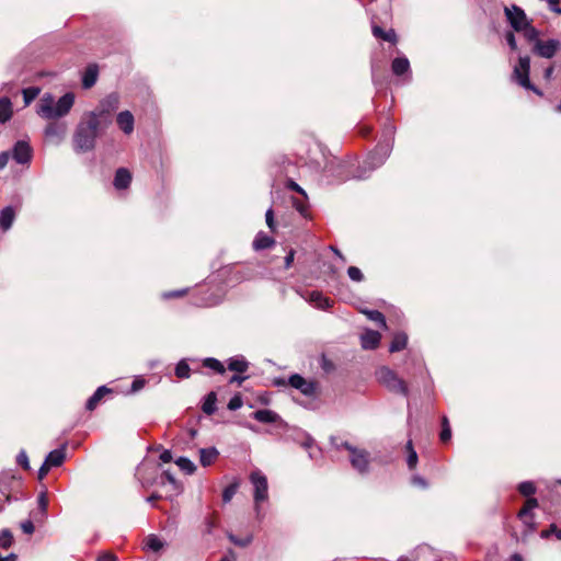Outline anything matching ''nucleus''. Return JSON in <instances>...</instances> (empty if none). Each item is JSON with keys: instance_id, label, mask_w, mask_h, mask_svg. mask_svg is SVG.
I'll use <instances>...</instances> for the list:
<instances>
[{"instance_id": "1", "label": "nucleus", "mask_w": 561, "mask_h": 561, "mask_svg": "<svg viewBox=\"0 0 561 561\" xmlns=\"http://www.w3.org/2000/svg\"><path fill=\"white\" fill-rule=\"evenodd\" d=\"M105 128L95 113H84L72 135L73 150L77 153L93 150L100 131Z\"/></svg>"}, {"instance_id": "2", "label": "nucleus", "mask_w": 561, "mask_h": 561, "mask_svg": "<svg viewBox=\"0 0 561 561\" xmlns=\"http://www.w3.org/2000/svg\"><path fill=\"white\" fill-rule=\"evenodd\" d=\"M387 131L389 134V138L377 145L375 150L365 159L357 172L353 175L354 179H367L374 170L381 167L389 158L393 147L394 127L389 126Z\"/></svg>"}, {"instance_id": "3", "label": "nucleus", "mask_w": 561, "mask_h": 561, "mask_svg": "<svg viewBox=\"0 0 561 561\" xmlns=\"http://www.w3.org/2000/svg\"><path fill=\"white\" fill-rule=\"evenodd\" d=\"M75 104V94L72 92L65 93L57 101L55 98L46 93L37 105V114L46 119H56L66 116Z\"/></svg>"}, {"instance_id": "4", "label": "nucleus", "mask_w": 561, "mask_h": 561, "mask_svg": "<svg viewBox=\"0 0 561 561\" xmlns=\"http://www.w3.org/2000/svg\"><path fill=\"white\" fill-rule=\"evenodd\" d=\"M504 13L511 27L523 33L526 39H536L539 36L538 31L530 24L525 11L513 4L511 7H504Z\"/></svg>"}, {"instance_id": "5", "label": "nucleus", "mask_w": 561, "mask_h": 561, "mask_svg": "<svg viewBox=\"0 0 561 561\" xmlns=\"http://www.w3.org/2000/svg\"><path fill=\"white\" fill-rule=\"evenodd\" d=\"M336 449H345L350 454L352 468L360 476L370 473V453L364 448L356 447L348 442H342L335 446Z\"/></svg>"}, {"instance_id": "6", "label": "nucleus", "mask_w": 561, "mask_h": 561, "mask_svg": "<svg viewBox=\"0 0 561 561\" xmlns=\"http://www.w3.org/2000/svg\"><path fill=\"white\" fill-rule=\"evenodd\" d=\"M249 480L253 486V502L256 518L263 517L261 504L268 500V482L266 476L259 469L253 470Z\"/></svg>"}, {"instance_id": "7", "label": "nucleus", "mask_w": 561, "mask_h": 561, "mask_svg": "<svg viewBox=\"0 0 561 561\" xmlns=\"http://www.w3.org/2000/svg\"><path fill=\"white\" fill-rule=\"evenodd\" d=\"M376 379L380 385L387 388L390 392L409 396V388L407 382L398 376L396 371L387 366H382L376 370Z\"/></svg>"}, {"instance_id": "8", "label": "nucleus", "mask_w": 561, "mask_h": 561, "mask_svg": "<svg viewBox=\"0 0 561 561\" xmlns=\"http://www.w3.org/2000/svg\"><path fill=\"white\" fill-rule=\"evenodd\" d=\"M530 72V58L528 56H520L518 64L515 65L513 70L514 80L523 88L534 91L538 95H542L541 91L531 84L529 80Z\"/></svg>"}, {"instance_id": "9", "label": "nucleus", "mask_w": 561, "mask_h": 561, "mask_svg": "<svg viewBox=\"0 0 561 561\" xmlns=\"http://www.w3.org/2000/svg\"><path fill=\"white\" fill-rule=\"evenodd\" d=\"M119 96L116 93H111L105 96L99 104V106L90 113H95L98 118L101 119L103 127H108L112 123L111 115L118 108Z\"/></svg>"}, {"instance_id": "10", "label": "nucleus", "mask_w": 561, "mask_h": 561, "mask_svg": "<svg viewBox=\"0 0 561 561\" xmlns=\"http://www.w3.org/2000/svg\"><path fill=\"white\" fill-rule=\"evenodd\" d=\"M527 41L534 43L533 53L542 58H552L561 47V42L554 38L542 42L536 36V39Z\"/></svg>"}, {"instance_id": "11", "label": "nucleus", "mask_w": 561, "mask_h": 561, "mask_svg": "<svg viewBox=\"0 0 561 561\" xmlns=\"http://www.w3.org/2000/svg\"><path fill=\"white\" fill-rule=\"evenodd\" d=\"M288 385L299 390L304 396L312 397L317 392V382L308 380L299 374H293L288 378Z\"/></svg>"}, {"instance_id": "12", "label": "nucleus", "mask_w": 561, "mask_h": 561, "mask_svg": "<svg viewBox=\"0 0 561 561\" xmlns=\"http://www.w3.org/2000/svg\"><path fill=\"white\" fill-rule=\"evenodd\" d=\"M33 150L30 144L25 140H19L15 142L12 149V159L19 164H26L31 161Z\"/></svg>"}, {"instance_id": "13", "label": "nucleus", "mask_w": 561, "mask_h": 561, "mask_svg": "<svg viewBox=\"0 0 561 561\" xmlns=\"http://www.w3.org/2000/svg\"><path fill=\"white\" fill-rule=\"evenodd\" d=\"M116 123L124 134L129 135L134 131L135 119L129 111H122L117 114Z\"/></svg>"}, {"instance_id": "14", "label": "nucleus", "mask_w": 561, "mask_h": 561, "mask_svg": "<svg viewBox=\"0 0 561 561\" xmlns=\"http://www.w3.org/2000/svg\"><path fill=\"white\" fill-rule=\"evenodd\" d=\"M381 335L377 331L367 330L360 336L362 347L365 350H374L378 346Z\"/></svg>"}, {"instance_id": "15", "label": "nucleus", "mask_w": 561, "mask_h": 561, "mask_svg": "<svg viewBox=\"0 0 561 561\" xmlns=\"http://www.w3.org/2000/svg\"><path fill=\"white\" fill-rule=\"evenodd\" d=\"M131 182V173L125 169L119 168L114 176V186L116 190H125L130 185Z\"/></svg>"}, {"instance_id": "16", "label": "nucleus", "mask_w": 561, "mask_h": 561, "mask_svg": "<svg viewBox=\"0 0 561 561\" xmlns=\"http://www.w3.org/2000/svg\"><path fill=\"white\" fill-rule=\"evenodd\" d=\"M66 458V445H62L60 448L51 450L45 458V462L50 466V468L59 467L62 465Z\"/></svg>"}, {"instance_id": "17", "label": "nucleus", "mask_w": 561, "mask_h": 561, "mask_svg": "<svg viewBox=\"0 0 561 561\" xmlns=\"http://www.w3.org/2000/svg\"><path fill=\"white\" fill-rule=\"evenodd\" d=\"M112 390L106 386H100L94 393L88 399L85 408L89 411H93L105 394L111 393Z\"/></svg>"}, {"instance_id": "18", "label": "nucleus", "mask_w": 561, "mask_h": 561, "mask_svg": "<svg viewBox=\"0 0 561 561\" xmlns=\"http://www.w3.org/2000/svg\"><path fill=\"white\" fill-rule=\"evenodd\" d=\"M252 417L261 423L271 424L280 420L279 415L268 409L257 410L252 414Z\"/></svg>"}, {"instance_id": "19", "label": "nucleus", "mask_w": 561, "mask_h": 561, "mask_svg": "<svg viewBox=\"0 0 561 561\" xmlns=\"http://www.w3.org/2000/svg\"><path fill=\"white\" fill-rule=\"evenodd\" d=\"M99 76V69L96 65H89L82 76V87L84 89L92 88Z\"/></svg>"}, {"instance_id": "20", "label": "nucleus", "mask_w": 561, "mask_h": 561, "mask_svg": "<svg viewBox=\"0 0 561 561\" xmlns=\"http://www.w3.org/2000/svg\"><path fill=\"white\" fill-rule=\"evenodd\" d=\"M219 456V451L216 447L201 448L199 449V461L203 467L210 466Z\"/></svg>"}, {"instance_id": "21", "label": "nucleus", "mask_w": 561, "mask_h": 561, "mask_svg": "<svg viewBox=\"0 0 561 561\" xmlns=\"http://www.w3.org/2000/svg\"><path fill=\"white\" fill-rule=\"evenodd\" d=\"M13 115V105L9 98H0V123L5 124Z\"/></svg>"}, {"instance_id": "22", "label": "nucleus", "mask_w": 561, "mask_h": 561, "mask_svg": "<svg viewBox=\"0 0 561 561\" xmlns=\"http://www.w3.org/2000/svg\"><path fill=\"white\" fill-rule=\"evenodd\" d=\"M392 72L396 76H402L410 71V61L407 57H397L391 64Z\"/></svg>"}, {"instance_id": "23", "label": "nucleus", "mask_w": 561, "mask_h": 561, "mask_svg": "<svg viewBox=\"0 0 561 561\" xmlns=\"http://www.w3.org/2000/svg\"><path fill=\"white\" fill-rule=\"evenodd\" d=\"M15 213L11 206H8L1 210L0 214V226L3 230H9L14 221Z\"/></svg>"}, {"instance_id": "24", "label": "nucleus", "mask_w": 561, "mask_h": 561, "mask_svg": "<svg viewBox=\"0 0 561 561\" xmlns=\"http://www.w3.org/2000/svg\"><path fill=\"white\" fill-rule=\"evenodd\" d=\"M408 344V335L404 332H398L393 335L390 343L389 351L391 353L399 352L405 348Z\"/></svg>"}, {"instance_id": "25", "label": "nucleus", "mask_w": 561, "mask_h": 561, "mask_svg": "<svg viewBox=\"0 0 561 561\" xmlns=\"http://www.w3.org/2000/svg\"><path fill=\"white\" fill-rule=\"evenodd\" d=\"M249 368V363L243 356H234L228 360V369L236 373H244Z\"/></svg>"}, {"instance_id": "26", "label": "nucleus", "mask_w": 561, "mask_h": 561, "mask_svg": "<svg viewBox=\"0 0 561 561\" xmlns=\"http://www.w3.org/2000/svg\"><path fill=\"white\" fill-rule=\"evenodd\" d=\"M275 243L274 239L270 236L259 232L253 241V248L256 251L271 248Z\"/></svg>"}, {"instance_id": "27", "label": "nucleus", "mask_w": 561, "mask_h": 561, "mask_svg": "<svg viewBox=\"0 0 561 561\" xmlns=\"http://www.w3.org/2000/svg\"><path fill=\"white\" fill-rule=\"evenodd\" d=\"M66 128L62 125L50 123L45 128V136L47 138H56L58 141H60L65 135Z\"/></svg>"}, {"instance_id": "28", "label": "nucleus", "mask_w": 561, "mask_h": 561, "mask_svg": "<svg viewBox=\"0 0 561 561\" xmlns=\"http://www.w3.org/2000/svg\"><path fill=\"white\" fill-rule=\"evenodd\" d=\"M373 34L375 37L381 38V39L390 42V43L397 42V34H396L394 30H392V28H390L389 31H385L380 26L374 25Z\"/></svg>"}, {"instance_id": "29", "label": "nucleus", "mask_w": 561, "mask_h": 561, "mask_svg": "<svg viewBox=\"0 0 561 561\" xmlns=\"http://www.w3.org/2000/svg\"><path fill=\"white\" fill-rule=\"evenodd\" d=\"M309 300L320 309H328L331 306L329 298L317 290H313L309 294Z\"/></svg>"}, {"instance_id": "30", "label": "nucleus", "mask_w": 561, "mask_h": 561, "mask_svg": "<svg viewBox=\"0 0 561 561\" xmlns=\"http://www.w3.org/2000/svg\"><path fill=\"white\" fill-rule=\"evenodd\" d=\"M217 397L215 392H209L203 402V412L207 415H211L216 411Z\"/></svg>"}, {"instance_id": "31", "label": "nucleus", "mask_w": 561, "mask_h": 561, "mask_svg": "<svg viewBox=\"0 0 561 561\" xmlns=\"http://www.w3.org/2000/svg\"><path fill=\"white\" fill-rule=\"evenodd\" d=\"M369 320L378 323L381 328L386 329L387 328V323H386V318L385 316L378 311V310H368V309H365L362 311Z\"/></svg>"}, {"instance_id": "32", "label": "nucleus", "mask_w": 561, "mask_h": 561, "mask_svg": "<svg viewBox=\"0 0 561 561\" xmlns=\"http://www.w3.org/2000/svg\"><path fill=\"white\" fill-rule=\"evenodd\" d=\"M176 466L187 474H192L196 470L195 463L187 457H179L175 460Z\"/></svg>"}, {"instance_id": "33", "label": "nucleus", "mask_w": 561, "mask_h": 561, "mask_svg": "<svg viewBox=\"0 0 561 561\" xmlns=\"http://www.w3.org/2000/svg\"><path fill=\"white\" fill-rule=\"evenodd\" d=\"M146 546L153 552L160 551L164 547V542L156 535H149L146 540Z\"/></svg>"}, {"instance_id": "34", "label": "nucleus", "mask_w": 561, "mask_h": 561, "mask_svg": "<svg viewBox=\"0 0 561 561\" xmlns=\"http://www.w3.org/2000/svg\"><path fill=\"white\" fill-rule=\"evenodd\" d=\"M240 486V483L238 480H234L231 484L225 488L222 492V501L224 503H229L232 497L236 495L238 489Z\"/></svg>"}, {"instance_id": "35", "label": "nucleus", "mask_w": 561, "mask_h": 561, "mask_svg": "<svg viewBox=\"0 0 561 561\" xmlns=\"http://www.w3.org/2000/svg\"><path fill=\"white\" fill-rule=\"evenodd\" d=\"M407 450H408V458L407 463L409 469H414L417 465V454L413 448L412 440H409L407 443Z\"/></svg>"}, {"instance_id": "36", "label": "nucleus", "mask_w": 561, "mask_h": 561, "mask_svg": "<svg viewBox=\"0 0 561 561\" xmlns=\"http://www.w3.org/2000/svg\"><path fill=\"white\" fill-rule=\"evenodd\" d=\"M190 371H191L190 366L185 359H181L175 366V375H176V377H179L181 379L188 378Z\"/></svg>"}, {"instance_id": "37", "label": "nucleus", "mask_w": 561, "mask_h": 561, "mask_svg": "<svg viewBox=\"0 0 561 561\" xmlns=\"http://www.w3.org/2000/svg\"><path fill=\"white\" fill-rule=\"evenodd\" d=\"M23 99L25 105H28L31 102H33L37 95L39 94V89L37 87H30L22 90Z\"/></svg>"}, {"instance_id": "38", "label": "nucleus", "mask_w": 561, "mask_h": 561, "mask_svg": "<svg viewBox=\"0 0 561 561\" xmlns=\"http://www.w3.org/2000/svg\"><path fill=\"white\" fill-rule=\"evenodd\" d=\"M13 543V535L9 529L0 531V548L8 549Z\"/></svg>"}, {"instance_id": "39", "label": "nucleus", "mask_w": 561, "mask_h": 561, "mask_svg": "<svg viewBox=\"0 0 561 561\" xmlns=\"http://www.w3.org/2000/svg\"><path fill=\"white\" fill-rule=\"evenodd\" d=\"M204 366L209 369H213L219 374L225 373V367H224L222 363L213 357L205 358Z\"/></svg>"}, {"instance_id": "40", "label": "nucleus", "mask_w": 561, "mask_h": 561, "mask_svg": "<svg viewBox=\"0 0 561 561\" xmlns=\"http://www.w3.org/2000/svg\"><path fill=\"white\" fill-rule=\"evenodd\" d=\"M518 491L524 496H530L536 492V486L531 481H524L519 483Z\"/></svg>"}, {"instance_id": "41", "label": "nucleus", "mask_w": 561, "mask_h": 561, "mask_svg": "<svg viewBox=\"0 0 561 561\" xmlns=\"http://www.w3.org/2000/svg\"><path fill=\"white\" fill-rule=\"evenodd\" d=\"M451 437V430L449 426V421L446 416L442 420V432H440V440L448 442Z\"/></svg>"}, {"instance_id": "42", "label": "nucleus", "mask_w": 561, "mask_h": 561, "mask_svg": "<svg viewBox=\"0 0 561 561\" xmlns=\"http://www.w3.org/2000/svg\"><path fill=\"white\" fill-rule=\"evenodd\" d=\"M538 506V501L535 497H528L524 507L518 513V516H526Z\"/></svg>"}, {"instance_id": "43", "label": "nucleus", "mask_w": 561, "mask_h": 561, "mask_svg": "<svg viewBox=\"0 0 561 561\" xmlns=\"http://www.w3.org/2000/svg\"><path fill=\"white\" fill-rule=\"evenodd\" d=\"M347 275L353 282H362L364 279V274L362 271L356 266H350L347 268Z\"/></svg>"}, {"instance_id": "44", "label": "nucleus", "mask_w": 561, "mask_h": 561, "mask_svg": "<svg viewBox=\"0 0 561 561\" xmlns=\"http://www.w3.org/2000/svg\"><path fill=\"white\" fill-rule=\"evenodd\" d=\"M228 538L233 545L239 547H247L252 542V536L240 539L232 534H228Z\"/></svg>"}, {"instance_id": "45", "label": "nucleus", "mask_w": 561, "mask_h": 561, "mask_svg": "<svg viewBox=\"0 0 561 561\" xmlns=\"http://www.w3.org/2000/svg\"><path fill=\"white\" fill-rule=\"evenodd\" d=\"M523 524L527 527V533L530 534L535 530L534 515L531 513L526 516H518Z\"/></svg>"}, {"instance_id": "46", "label": "nucleus", "mask_w": 561, "mask_h": 561, "mask_svg": "<svg viewBox=\"0 0 561 561\" xmlns=\"http://www.w3.org/2000/svg\"><path fill=\"white\" fill-rule=\"evenodd\" d=\"M552 534L556 535L559 540H561V529H559L554 524L550 525L549 529L542 530L540 536L541 538H548Z\"/></svg>"}, {"instance_id": "47", "label": "nucleus", "mask_w": 561, "mask_h": 561, "mask_svg": "<svg viewBox=\"0 0 561 561\" xmlns=\"http://www.w3.org/2000/svg\"><path fill=\"white\" fill-rule=\"evenodd\" d=\"M16 462L24 469H30L28 456L25 450H21L16 456Z\"/></svg>"}, {"instance_id": "48", "label": "nucleus", "mask_w": 561, "mask_h": 561, "mask_svg": "<svg viewBox=\"0 0 561 561\" xmlns=\"http://www.w3.org/2000/svg\"><path fill=\"white\" fill-rule=\"evenodd\" d=\"M242 399L240 396H233L228 402V409L231 411H236L242 407Z\"/></svg>"}, {"instance_id": "49", "label": "nucleus", "mask_w": 561, "mask_h": 561, "mask_svg": "<svg viewBox=\"0 0 561 561\" xmlns=\"http://www.w3.org/2000/svg\"><path fill=\"white\" fill-rule=\"evenodd\" d=\"M265 221H266V225L267 227L271 229V231H275L276 230V225H275V220H274V211L272 208H268L265 213Z\"/></svg>"}, {"instance_id": "50", "label": "nucleus", "mask_w": 561, "mask_h": 561, "mask_svg": "<svg viewBox=\"0 0 561 561\" xmlns=\"http://www.w3.org/2000/svg\"><path fill=\"white\" fill-rule=\"evenodd\" d=\"M162 477L163 479H165L168 483H170L173 486L176 493L180 491V485L178 484L174 476L170 471H164Z\"/></svg>"}, {"instance_id": "51", "label": "nucleus", "mask_w": 561, "mask_h": 561, "mask_svg": "<svg viewBox=\"0 0 561 561\" xmlns=\"http://www.w3.org/2000/svg\"><path fill=\"white\" fill-rule=\"evenodd\" d=\"M411 482H412L413 485H415L417 488H421V489H427L428 488L427 481L423 477H421L419 474L413 476L412 479H411Z\"/></svg>"}, {"instance_id": "52", "label": "nucleus", "mask_w": 561, "mask_h": 561, "mask_svg": "<svg viewBox=\"0 0 561 561\" xmlns=\"http://www.w3.org/2000/svg\"><path fill=\"white\" fill-rule=\"evenodd\" d=\"M21 529L23 530V533L32 535L35 530V527L32 520L27 519L21 523Z\"/></svg>"}, {"instance_id": "53", "label": "nucleus", "mask_w": 561, "mask_h": 561, "mask_svg": "<svg viewBox=\"0 0 561 561\" xmlns=\"http://www.w3.org/2000/svg\"><path fill=\"white\" fill-rule=\"evenodd\" d=\"M505 39H506V43L507 45L510 46V48L512 50H516L517 49V43H516V38H515V35L513 32H507L505 34Z\"/></svg>"}, {"instance_id": "54", "label": "nucleus", "mask_w": 561, "mask_h": 561, "mask_svg": "<svg viewBox=\"0 0 561 561\" xmlns=\"http://www.w3.org/2000/svg\"><path fill=\"white\" fill-rule=\"evenodd\" d=\"M186 294V289H181V290H172V291H165L162 294V297L164 299H170V298H176V297H182Z\"/></svg>"}, {"instance_id": "55", "label": "nucleus", "mask_w": 561, "mask_h": 561, "mask_svg": "<svg viewBox=\"0 0 561 561\" xmlns=\"http://www.w3.org/2000/svg\"><path fill=\"white\" fill-rule=\"evenodd\" d=\"M145 379L136 378L131 383V392H137L145 387Z\"/></svg>"}, {"instance_id": "56", "label": "nucleus", "mask_w": 561, "mask_h": 561, "mask_svg": "<svg viewBox=\"0 0 561 561\" xmlns=\"http://www.w3.org/2000/svg\"><path fill=\"white\" fill-rule=\"evenodd\" d=\"M37 503H38L39 508H41L43 512H46V510H47V505H48V501H47V497H46V493L42 492V493L38 495Z\"/></svg>"}, {"instance_id": "57", "label": "nucleus", "mask_w": 561, "mask_h": 561, "mask_svg": "<svg viewBox=\"0 0 561 561\" xmlns=\"http://www.w3.org/2000/svg\"><path fill=\"white\" fill-rule=\"evenodd\" d=\"M11 157L12 156L9 151H3L0 153V170H3L7 167Z\"/></svg>"}, {"instance_id": "58", "label": "nucleus", "mask_w": 561, "mask_h": 561, "mask_svg": "<svg viewBox=\"0 0 561 561\" xmlns=\"http://www.w3.org/2000/svg\"><path fill=\"white\" fill-rule=\"evenodd\" d=\"M288 188L304 195L305 197H307V194L305 192V190L302 187H300L296 182H294L293 180H289L288 181V184H287Z\"/></svg>"}, {"instance_id": "59", "label": "nucleus", "mask_w": 561, "mask_h": 561, "mask_svg": "<svg viewBox=\"0 0 561 561\" xmlns=\"http://www.w3.org/2000/svg\"><path fill=\"white\" fill-rule=\"evenodd\" d=\"M50 469H51L50 466L44 461V463L41 466V468L38 470V479L39 480L44 479Z\"/></svg>"}, {"instance_id": "60", "label": "nucleus", "mask_w": 561, "mask_h": 561, "mask_svg": "<svg viewBox=\"0 0 561 561\" xmlns=\"http://www.w3.org/2000/svg\"><path fill=\"white\" fill-rule=\"evenodd\" d=\"M295 251L290 250L288 254L285 256V268H289L294 262Z\"/></svg>"}, {"instance_id": "61", "label": "nucleus", "mask_w": 561, "mask_h": 561, "mask_svg": "<svg viewBox=\"0 0 561 561\" xmlns=\"http://www.w3.org/2000/svg\"><path fill=\"white\" fill-rule=\"evenodd\" d=\"M546 2L548 3L550 10L557 13H561V9L558 8V3L560 2V0H546Z\"/></svg>"}, {"instance_id": "62", "label": "nucleus", "mask_w": 561, "mask_h": 561, "mask_svg": "<svg viewBox=\"0 0 561 561\" xmlns=\"http://www.w3.org/2000/svg\"><path fill=\"white\" fill-rule=\"evenodd\" d=\"M160 460L162 462H170L172 460V454L170 450L165 449L160 454Z\"/></svg>"}, {"instance_id": "63", "label": "nucleus", "mask_w": 561, "mask_h": 561, "mask_svg": "<svg viewBox=\"0 0 561 561\" xmlns=\"http://www.w3.org/2000/svg\"><path fill=\"white\" fill-rule=\"evenodd\" d=\"M116 557L111 552H105L98 558V561H115Z\"/></svg>"}, {"instance_id": "64", "label": "nucleus", "mask_w": 561, "mask_h": 561, "mask_svg": "<svg viewBox=\"0 0 561 561\" xmlns=\"http://www.w3.org/2000/svg\"><path fill=\"white\" fill-rule=\"evenodd\" d=\"M248 377L247 376H239V375H233L229 382L230 383H238V385H241Z\"/></svg>"}]
</instances>
